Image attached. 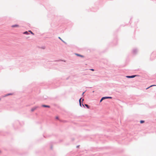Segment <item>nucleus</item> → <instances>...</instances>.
I'll return each instance as SVG.
<instances>
[{
  "mask_svg": "<svg viewBox=\"0 0 156 156\" xmlns=\"http://www.w3.org/2000/svg\"><path fill=\"white\" fill-rule=\"evenodd\" d=\"M19 25H18L16 24L14 25H13L12 26V27H19Z\"/></svg>",
  "mask_w": 156,
  "mask_h": 156,
  "instance_id": "nucleus-3",
  "label": "nucleus"
},
{
  "mask_svg": "<svg viewBox=\"0 0 156 156\" xmlns=\"http://www.w3.org/2000/svg\"><path fill=\"white\" fill-rule=\"evenodd\" d=\"M55 119H58V116H56L55 117Z\"/></svg>",
  "mask_w": 156,
  "mask_h": 156,
  "instance_id": "nucleus-14",
  "label": "nucleus"
},
{
  "mask_svg": "<svg viewBox=\"0 0 156 156\" xmlns=\"http://www.w3.org/2000/svg\"><path fill=\"white\" fill-rule=\"evenodd\" d=\"M104 99H107V98H112V97H103Z\"/></svg>",
  "mask_w": 156,
  "mask_h": 156,
  "instance_id": "nucleus-5",
  "label": "nucleus"
},
{
  "mask_svg": "<svg viewBox=\"0 0 156 156\" xmlns=\"http://www.w3.org/2000/svg\"><path fill=\"white\" fill-rule=\"evenodd\" d=\"M37 108V107H34L33 108L31 109V111L32 112H33L34 110L36 109V108Z\"/></svg>",
  "mask_w": 156,
  "mask_h": 156,
  "instance_id": "nucleus-2",
  "label": "nucleus"
},
{
  "mask_svg": "<svg viewBox=\"0 0 156 156\" xmlns=\"http://www.w3.org/2000/svg\"><path fill=\"white\" fill-rule=\"evenodd\" d=\"M137 76L136 75L132 76H127L126 77L128 78H133L135 76Z\"/></svg>",
  "mask_w": 156,
  "mask_h": 156,
  "instance_id": "nucleus-1",
  "label": "nucleus"
},
{
  "mask_svg": "<svg viewBox=\"0 0 156 156\" xmlns=\"http://www.w3.org/2000/svg\"><path fill=\"white\" fill-rule=\"evenodd\" d=\"M76 55L77 56H81V57H83V56L82 55H79V54H76Z\"/></svg>",
  "mask_w": 156,
  "mask_h": 156,
  "instance_id": "nucleus-7",
  "label": "nucleus"
},
{
  "mask_svg": "<svg viewBox=\"0 0 156 156\" xmlns=\"http://www.w3.org/2000/svg\"><path fill=\"white\" fill-rule=\"evenodd\" d=\"M85 105L87 108H89V107H88V105H87V104H85Z\"/></svg>",
  "mask_w": 156,
  "mask_h": 156,
  "instance_id": "nucleus-13",
  "label": "nucleus"
},
{
  "mask_svg": "<svg viewBox=\"0 0 156 156\" xmlns=\"http://www.w3.org/2000/svg\"><path fill=\"white\" fill-rule=\"evenodd\" d=\"M1 153V151H0V153Z\"/></svg>",
  "mask_w": 156,
  "mask_h": 156,
  "instance_id": "nucleus-19",
  "label": "nucleus"
},
{
  "mask_svg": "<svg viewBox=\"0 0 156 156\" xmlns=\"http://www.w3.org/2000/svg\"><path fill=\"white\" fill-rule=\"evenodd\" d=\"M104 98L103 97L102 98L100 101V102H101L103 100H104Z\"/></svg>",
  "mask_w": 156,
  "mask_h": 156,
  "instance_id": "nucleus-11",
  "label": "nucleus"
},
{
  "mask_svg": "<svg viewBox=\"0 0 156 156\" xmlns=\"http://www.w3.org/2000/svg\"><path fill=\"white\" fill-rule=\"evenodd\" d=\"M90 70L92 71H94V70L93 69H90Z\"/></svg>",
  "mask_w": 156,
  "mask_h": 156,
  "instance_id": "nucleus-15",
  "label": "nucleus"
},
{
  "mask_svg": "<svg viewBox=\"0 0 156 156\" xmlns=\"http://www.w3.org/2000/svg\"><path fill=\"white\" fill-rule=\"evenodd\" d=\"M83 100H84V99H82V101H83Z\"/></svg>",
  "mask_w": 156,
  "mask_h": 156,
  "instance_id": "nucleus-17",
  "label": "nucleus"
},
{
  "mask_svg": "<svg viewBox=\"0 0 156 156\" xmlns=\"http://www.w3.org/2000/svg\"><path fill=\"white\" fill-rule=\"evenodd\" d=\"M84 92H83V94H82V95H83V94H84Z\"/></svg>",
  "mask_w": 156,
  "mask_h": 156,
  "instance_id": "nucleus-16",
  "label": "nucleus"
},
{
  "mask_svg": "<svg viewBox=\"0 0 156 156\" xmlns=\"http://www.w3.org/2000/svg\"><path fill=\"white\" fill-rule=\"evenodd\" d=\"M59 38L61 40V38L60 37H59Z\"/></svg>",
  "mask_w": 156,
  "mask_h": 156,
  "instance_id": "nucleus-18",
  "label": "nucleus"
},
{
  "mask_svg": "<svg viewBox=\"0 0 156 156\" xmlns=\"http://www.w3.org/2000/svg\"><path fill=\"white\" fill-rule=\"evenodd\" d=\"M81 98H80V100H79V102H80V106H81Z\"/></svg>",
  "mask_w": 156,
  "mask_h": 156,
  "instance_id": "nucleus-6",
  "label": "nucleus"
},
{
  "mask_svg": "<svg viewBox=\"0 0 156 156\" xmlns=\"http://www.w3.org/2000/svg\"><path fill=\"white\" fill-rule=\"evenodd\" d=\"M144 122V121H143V120H141L140 121V123H143Z\"/></svg>",
  "mask_w": 156,
  "mask_h": 156,
  "instance_id": "nucleus-9",
  "label": "nucleus"
},
{
  "mask_svg": "<svg viewBox=\"0 0 156 156\" xmlns=\"http://www.w3.org/2000/svg\"><path fill=\"white\" fill-rule=\"evenodd\" d=\"M43 107H47L49 108L50 107V106L49 105H43L42 106Z\"/></svg>",
  "mask_w": 156,
  "mask_h": 156,
  "instance_id": "nucleus-4",
  "label": "nucleus"
},
{
  "mask_svg": "<svg viewBox=\"0 0 156 156\" xmlns=\"http://www.w3.org/2000/svg\"><path fill=\"white\" fill-rule=\"evenodd\" d=\"M155 86V85H151V86L150 87H148L147 88H146V89H147L148 88H150V87H151L153 86Z\"/></svg>",
  "mask_w": 156,
  "mask_h": 156,
  "instance_id": "nucleus-12",
  "label": "nucleus"
},
{
  "mask_svg": "<svg viewBox=\"0 0 156 156\" xmlns=\"http://www.w3.org/2000/svg\"><path fill=\"white\" fill-rule=\"evenodd\" d=\"M28 31L30 32L33 35L34 34L31 30H29Z\"/></svg>",
  "mask_w": 156,
  "mask_h": 156,
  "instance_id": "nucleus-10",
  "label": "nucleus"
},
{
  "mask_svg": "<svg viewBox=\"0 0 156 156\" xmlns=\"http://www.w3.org/2000/svg\"><path fill=\"white\" fill-rule=\"evenodd\" d=\"M23 34H28V32L27 31H26L24 32Z\"/></svg>",
  "mask_w": 156,
  "mask_h": 156,
  "instance_id": "nucleus-8",
  "label": "nucleus"
}]
</instances>
